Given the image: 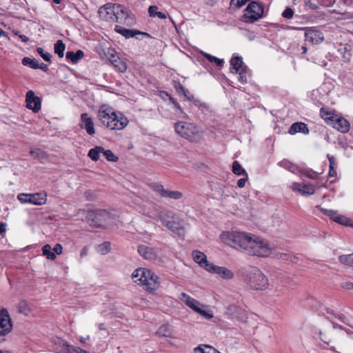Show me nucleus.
<instances>
[{
  "mask_svg": "<svg viewBox=\"0 0 353 353\" xmlns=\"http://www.w3.org/2000/svg\"><path fill=\"white\" fill-rule=\"evenodd\" d=\"M254 235L240 231H224L220 234L222 243L236 250L248 251Z\"/></svg>",
  "mask_w": 353,
  "mask_h": 353,
  "instance_id": "obj_1",
  "label": "nucleus"
},
{
  "mask_svg": "<svg viewBox=\"0 0 353 353\" xmlns=\"http://www.w3.org/2000/svg\"><path fill=\"white\" fill-rule=\"evenodd\" d=\"M98 118L104 126L112 130H121L129 123L128 119L121 112L110 109L101 108L98 112Z\"/></svg>",
  "mask_w": 353,
  "mask_h": 353,
  "instance_id": "obj_2",
  "label": "nucleus"
},
{
  "mask_svg": "<svg viewBox=\"0 0 353 353\" xmlns=\"http://www.w3.org/2000/svg\"><path fill=\"white\" fill-rule=\"evenodd\" d=\"M132 278L133 281L148 292H154L160 287V278L150 270L140 268L135 270Z\"/></svg>",
  "mask_w": 353,
  "mask_h": 353,
  "instance_id": "obj_3",
  "label": "nucleus"
},
{
  "mask_svg": "<svg viewBox=\"0 0 353 353\" xmlns=\"http://www.w3.org/2000/svg\"><path fill=\"white\" fill-rule=\"evenodd\" d=\"M243 279L247 286L254 290H263L269 285L268 278L256 267H252L245 271Z\"/></svg>",
  "mask_w": 353,
  "mask_h": 353,
  "instance_id": "obj_4",
  "label": "nucleus"
},
{
  "mask_svg": "<svg viewBox=\"0 0 353 353\" xmlns=\"http://www.w3.org/2000/svg\"><path fill=\"white\" fill-rule=\"evenodd\" d=\"M174 129L181 137L191 142H198L203 137V131L194 123L179 121L175 124Z\"/></svg>",
  "mask_w": 353,
  "mask_h": 353,
  "instance_id": "obj_5",
  "label": "nucleus"
},
{
  "mask_svg": "<svg viewBox=\"0 0 353 353\" xmlns=\"http://www.w3.org/2000/svg\"><path fill=\"white\" fill-rule=\"evenodd\" d=\"M87 221L97 228H106L112 223L110 214L105 210H94L88 212Z\"/></svg>",
  "mask_w": 353,
  "mask_h": 353,
  "instance_id": "obj_6",
  "label": "nucleus"
},
{
  "mask_svg": "<svg viewBox=\"0 0 353 353\" xmlns=\"http://www.w3.org/2000/svg\"><path fill=\"white\" fill-rule=\"evenodd\" d=\"M247 252L253 256L266 257L270 254L271 248L266 242L254 235Z\"/></svg>",
  "mask_w": 353,
  "mask_h": 353,
  "instance_id": "obj_7",
  "label": "nucleus"
},
{
  "mask_svg": "<svg viewBox=\"0 0 353 353\" xmlns=\"http://www.w3.org/2000/svg\"><path fill=\"white\" fill-rule=\"evenodd\" d=\"M263 15V6L256 1H251L245 10L243 20L246 23H254Z\"/></svg>",
  "mask_w": 353,
  "mask_h": 353,
  "instance_id": "obj_8",
  "label": "nucleus"
},
{
  "mask_svg": "<svg viewBox=\"0 0 353 353\" xmlns=\"http://www.w3.org/2000/svg\"><path fill=\"white\" fill-rule=\"evenodd\" d=\"M17 199L23 204L30 203L35 205H42L46 203L47 194L45 192L34 194L20 193L17 195Z\"/></svg>",
  "mask_w": 353,
  "mask_h": 353,
  "instance_id": "obj_9",
  "label": "nucleus"
},
{
  "mask_svg": "<svg viewBox=\"0 0 353 353\" xmlns=\"http://www.w3.org/2000/svg\"><path fill=\"white\" fill-rule=\"evenodd\" d=\"M13 323L6 308H0V337H3L12 330Z\"/></svg>",
  "mask_w": 353,
  "mask_h": 353,
  "instance_id": "obj_10",
  "label": "nucleus"
},
{
  "mask_svg": "<svg viewBox=\"0 0 353 353\" xmlns=\"http://www.w3.org/2000/svg\"><path fill=\"white\" fill-rule=\"evenodd\" d=\"M305 31V41L312 45H318L324 40V35L322 32L314 28H302Z\"/></svg>",
  "mask_w": 353,
  "mask_h": 353,
  "instance_id": "obj_11",
  "label": "nucleus"
},
{
  "mask_svg": "<svg viewBox=\"0 0 353 353\" xmlns=\"http://www.w3.org/2000/svg\"><path fill=\"white\" fill-rule=\"evenodd\" d=\"M119 8L120 4L107 3L99 8V16L105 21H112L115 14H118Z\"/></svg>",
  "mask_w": 353,
  "mask_h": 353,
  "instance_id": "obj_12",
  "label": "nucleus"
},
{
  "mask_svg": "<svg viewBox=\"0 0 353 353\" xmlns=\"http://www.w3.org/2000/svg\"><path fill=\"white\" fill-rule=\"evenodd\" d=\"M26 107L34 112H38L41 108V99L37 97L32 90L27 92L26 95Z\"/></svg>",
  "mask_w": 353,
  "mask_h": 353,
  "instance_id": "obj_13",
  "label": "nucleus"
},
{
  "mask_svg": "<svg viewBox=\"0 0 353 353\" xmlns=\"http://www.w3.org/2000/svg\"><path fill=\"white\" fill-rule=\"evenodd\" d=\"M138 252L145 260L150 261H156L158 259L159 254L157 248L149 247L145 245L139 246Z\"/></svg>",
  "mask_w": 353,
  "mask_h": 353,
  "instance_id": "obj_14",
  "label": "nucleus"
},
{
  "mask_svg": "<svg viewBox=\"0 0 353 353\" xmlns=\"http://www.w3.org/2000/svg\"><path fill=\"white\" fill-rule=\"evenodd\" d=\"M79 127L82 129H85L89 135L92 136L95 134L93 120L87 113H83L81 114V123H79Z\"/></svg>",
  "mask_w": 353,
  "mask_h": 353,
  "instance_id": "obj_15",
  "label": "nucleus"
},
{
  "mask_svg": "<svg viewBox=\"0 0 353 353\" xmlns=\"http://www.w3.org/2000/svg\"><path fill=\"white\" fill-rule=\"evenodd\" d=\"M193 260L195 263H198L199 266L208 272L210 269L209 267L212 265L213 263H210L207 259V256L199 250H194L192 253Z\"/></svg>",
  "mask_w": 353,
  "mask_h": 353,
  "instance_id": "obj_16",
  "label": "nucleus"
},
{
  "mask_svg": "<svg viewBox=\"0 0 353 353\" xmlns=\"http://www.w3.org/2000/svg\"><path fill=\"white\" fill-rule=\"evenodd\" d=\"M179 299L194 312L203 305L185 292L181 293L179 296Z\"/></svg>",
  "mask_w": 353,
  "mask_h": 353,
  "instance_id": "obj_17",
  "label": "nucleus"
},
{
  "mask_svg": "<svg viewBox=\"0 0 353 353\" xmlns=\"http://www.w3.org/2000/svg\"><path fill=\"white\" fill-rule=\"evenodd\" d=\"M179 299L194 312L203 305L185 292L181 293L179 296Z\"/></svg>",
  "mask_w": 353,
  "mask_h": 353,
  "instance_id": "obj_18",
  "label": "nucleus"
},
{
  "mask_svg": "<svg viewBox=\"0 0 353 353\" xmlns=\"http://www.w3.org/2000/svg\"><path fill=\"white\" fill-rule=\"evenodd\" d=\"M209 268H210L209 272L217 274L223 279H232L234 276L233 272L225 267L216 266L212 264Z\"/></svg>",
  "mask_w": 353,
  "mask_h": 353,
  "instance_id": "obj_19",
  "label": "nucleus"
},
{
  "mask_svg": "<svg viewBox=\"0 0 353 353\" xmlns=\"http://www.w3.org/2000/svg\"><path fill=\"white\" fill-rule=\"evenodd\" d=\"M291 188L301 193L302 195H312L314 193V186L303 183H293Z\"/></svg>",
  "mask_w": 353,
  "mask_h": 353,
  "instance_id": "obj_20",
  "label": "nucleus"
},
{
  "mask_svg": "<svg viewBox=\"0 0 353 353\" xmlns=\"http://www.w3.org/2000/svg\"><path fill=\"white\" fill-rule=\"evenodd\" d=\"M330 125L343 133H345L350 130L349 122L344 118L338 116L335 118V119H334V121L331 123Z\"/></svg>",
  "mask_w": 353,
  "mask_h": 353,
  "instance_id": "obj_21",
  "label": "nucleus"
},
{
  "mask_svg": "<svg viewBox=\"0 0 353 353\" xmlns=\"http://www.w3.org/2000/svg\"><path fill=\"white\" fill-rule=\"evenodd\" d=\"M115 15L114 18H113V22L128 23L130 21L129 10L122 5H120L118 14H116Z\"/></svg>",
  "mask_w": 353,
  "mask_h": 353,
  "instance_id": "obj_22",
  "label": "nucleus"
},
{
  "mask_svg": "<svg viewBox=\"0 0 353 353\" xmlns=\"http://www.w3.org/2000/svg\"><path fill=\"white\" fill-rule=\"evenodd\" d=\"M288 132L290 134H295L299 132L307 134L309 133V129L305 123L303 122H296L290 126Z\"/></svg>",
  "mask_w": 353,
  "mask_h": 353,
  "instance_id": "obj_23",
  "label": "nucleus"
},
{
  "mask_svg": "<svg viewBox=\"0 0 353 353\" xmlns=\"http://www.w3.org/2000/svg\"><path fill=\"white\" fill-rule=\"evenodd\" d=\"M325 315L327 319H329L331 323L333 324V327L334 328H336V325H335V321L336 319L340 320L343 323H345V316L343 314H337L332 309H326Z\"/></svg>",
  "mask_w": 353,
  "mask_h": 353,
  "instance_id": "obj_24",
  "label": "nucleus"
},
{
  "mask_svg": "<svg viewBox=\"0 0 353 353\" xmlns=\"http://www.w3.org/2000/svg\"><path fill=\"white\" fill-rule=\"evenodd\" d=\"M230 65L232 67V72L237 74L238 72L243 70L244 67H247L243 61L241 56L233 57L230 60Z\"/></svg>",
  "mask_w": 353,
  "mask_h": 353,
  "instance_id": "obj_25",
  "label": "nucleus"
},
{
  "mask_svg": "<svg viewBox=\"0 0 353 353\" xmlns=\"http://www.w3.org/2000/svg\"><path fill=\"white\" fill-rule=\"evenodd\" d=\"M165 227L179 236L184 235L183 227L179 221L173 219L171 222H166Z\"/></svg>",
  "mask_w": 353,
  "mask_h": 353,
  "instance_id": "obj_26",
  "label": "nucleus"
},
{
  "mask_svg": "<svg viewBox=\"0 0 353 353\" xmlns=\"http://www.w3.org/2000/svg\"><path fill=\"white\" fill-rule=\"evenodd\" d=\"M114 30L125 37L126 39L132 38L136 37L137 34H143V32H141L138 30L126 29L120 26H116L114 28Z\"/></svg>",
  "mask_w": 353,
  "mask_h": 353,
  "instance_id": "obj_27",
  "label": "nucleus"
},
{
  "mask_svg": "<svg viewBox=\"0 0 353 353\" xmlns=\"http://www.w3.org/2000/svg\"><path fill=\"white\" fill-rule=\"evenodd\" d=\"M195 313L206 320H210L214 317V312L208 305H202V307H199Z\"/></svg>",
  "mask_w": 353,
  "mask_h": 353,
  "instance_id": "obj_28",
  "label": "nucleus"
},
{
  "mask_svg": "<svg viewBox=\"0 0 353 353\" xmlns=\"http://www.w3.org/2000/svg\"><path fill=\"white\" fill-rule=\"evenodd\" d=\"M59 345L62 347L61 353H88L80 348L68 345V343L64 341H61Z\"/></svg>",
  "mask_w": 353,
  "mask_h": 353,
  "instance_id": "obj_29",
  "label": "nucleus"
},
{
  "mask_svg": "<svg viewBox=\"0 0 353 353\" xmlns=\"http://www.w3.org/2000/svg\"><path fill=\"white\" fill-rule=\"evenodd\" d=\"M320 115L328 125H331V123H332L334 119L337 117V115H335L334 112L328 111L325 108H321L320 109Z\"/></svg>",
  "mask_w": 353,
  "mask_h": 353,
  "instance_id": "obj_30",
  "label": "nucleus"
},
{
  "mask_svg": "<svg viewBox=\"0 0 353 353\" xmlns=\"http://www.w3.org/2000/svg\"><path fill=\"white\" fill-rule=\"evenodd\" d=\"M83 52L78 50L76 52L69 51L66 53V59L70 60L72 63H77L79 60L83 57Z\"/></svg>",
  "mask_w": 353,
  "mask_h": 353,
  "instance_id": "obj_31",
  "label": "nucleus"
},
{
  "mask_svg": "<svg viewBox=\"0 0 353 353\" xmlns=\"http://www.w3.org/2000/svg\"><path fill=\"white\" fill-rule=\"evenodd\" d=\"M157 334L160 337H172V330L169 324L161 325L157 331Z\"/></svg>",
  "mask_w": 353,
  "mask_h": 353,
  "instance_id": "obj_32",
  "label": "nucleus"
},
{
  "mask_svg": "<svg viewBox=\"0 0 353 353\" xmlns=\"http://www.w3.org/2000/svg\"><path fill=\"white\" fill-rule=\"evenodd\" d=\"M194 353H221L212 346L203 345L194 348Z\"/></svg>",
  "mask_w": 353,
  "mask_h": 353,
  "instance_id": "obj_33",
  "label": "nucleus"
},
{
  "mask_svg": "<svg viewBox=\"0 0 353 353\" xmlns=\"http://www.w3.org/2000/svg\"><path fill=\"white\" fill-rule=\"evenodd\" d=\"M102 151H104V149L102 147L97 146L94 148H92L88 152V157L93 161H97L99 160L100 157V153H102Z\"/></svg>",
  "mask_w": 353,
  "mask_h": 353,
  "instance_id": "obj_34",
  "label": "nucleus"
},
{
  "mask_svg": "<svg viewBox=\"0 0 353 353\" xmlns=\"http://www.w3.org/2000/svg\"><path fill=\"white\" fill-rule=\"evenodd\" d=\"M54 53H56L60 58L64 56V51L65 49V45L62 40H58L54 46Z\"/></svg>",
  "mask_w": 353,
  "mask_h": 353,
  "instance_id": "obj_35",
  "label": "nucleus"
},
{
  "mask_svg": "<svg viewBox=\"0 0 353 353\" xmlns=\"http://www.w3.org/2000/svg\"><path fill=\"white\" fill-rule=\"evenodd\" d=\"M239 74L238 81L242 83L245 84L248 82V77L250 75V70L248 67H244L243 70L237 73Z\"/></svg>",
  "mask_w": 353,
  "mask_h": 353,
  "instance_id": "obj_36",
  "label": "nucleus"
},
{
  "mask_svg": "<svg viewBox=\"0 0 353 353\" xmlns=\"http://www.w3.org/2000/svg\"><path fill=\"white\" fill-rule=\"evenodd\" d=\"M150 187L157 195L165 197L167 189H165L161 184L154 183L150 184Z\"/></svg>",
  "mask_w": 353,
  "mask_h": 353,
  "instance_id": "obj_37",
  "label": "nucleus"
},
{
  "mask_svg": "<svg viewBox=\"0 0 353 353\" xmlns=\"http://www.w3.org/2000/svg\"><path fill=\"white\" fill-rule=\"evenodd\" d=\"M327 159L329 160L330 166H329V173L328 176L330 177H334L336 176V164L334 157L331 154H327Z\"/></svg>",
  "mask_w": 353,
  "mask_h": 353,
  "instance_id": "obj_38",
  "label": "nucleus"
},
{
  "mask_svg": "<svg viewBox=\"0 0 353 353\" xmlns=\"http://www.w3.org/2000/svg\"><path fill=\"white\" fill-rule=\"evenodd\" d=\"M339 261L343 265L353 267V253L339 256Z\"/></svg>",
  "mask_w": 353,
  "mask_h": 353,
  "instance_id": "obj_39",
  "label": "nucleus"
},
{
  "mask_svg": "<svg viewBox=\"0 0 353 353\" xmlns=\"http://www.w3.org/2000/svg\"><path fill=\"white\" fill-rule=\"evenodd\" d=\"M112 65L116 70L120 72H124L127 70V65L125 62L122 61L120 58L117 60H113V63Z\"/></svg>",
  "mask_w": 353,
  "mask_h": 353,
  "instance_id": "obj_40",
  "label": "nucleus"
},
{
  "mask_svg": "<svg viewBox=\"0 0 353 353\" xmlns=\"http://www.w3.org/2000/svg\"><path fill=\"white\" fill-rule=\"evenodd\" d=\"M159 218L165 226L166 222H171L173 220L172 214L167 210L161 212L159 214Z\"/></svg>",
  "mask_w": 353,
  "mask_h": 353,
  "instance_id": "obj_41",
  "label": "nucleus"
},
{
  "mask_svg": "<svg viewBox=\"0 0 353 353\" xmlns=\"http://www.w3.org/2000/svg\"><path fill=\"white\" fill-rule=\"evenodd\" d=\"M52 248L49 244H46L42 248L43 254L47 257L48 259L54 260L57 258L56 254L51 251Z\"/></svg>",
  "mask_w": 353,
  "mask_h": 353,
  "instance_id": "obj_42",
  "label": "nucleus"
},
{
  "mask_svg": "<svg viewBox=\"0 0 353 353\" xmlns=\"http://www.w3.org/2000/svg\"><path fill=\"white\" fill-rule=\"evenodd\" d=\"M111 249V245L109 242H104L101 245H97L96 250L97 252L102 255L108 254Z\"/></svg>",
  "mask_w": 353,
  "mask_h": 353,
  "instance_id": "obj_43",
  "label": "nucleus"
},
{
  "mask_svg": "<svg viewBox=\"0 0 353 353\" xmlns=\"http://www.w3.org/2000/svg\"><path fill=\"white\" fill-rule=\"evenodd\" d=\"M22 64L33 69H37L38 67V61L34 59H32L29 57L23 58Z\"/></svg>",
  "mask_w": 353,
  "mask_h": 353,
  "instance_id": "obj_44",
  "label": "nucleus"
},
{
  "mask_svg": "<svg viewBox=\"0 0 353 353\" xmlns=\"http://www.w3.org/2000/svg\"><path fill=\"white\" fill-rule=\"evenodd\" d=\"M321 211L327 216H329L331 219L336 222L338 221V218L340 214L334 210H327L324 208H320Z\"/></svg>",
  "mask_w": 353,
  "mask_h": 353,
  "instance_id": "obj_45",
  "label": "nucleus"
},
{
  "mask_svg": "<svg viewBox=\"0 0 353 353\" xmlns=\"http://www.w3.org/2000/svg\"><path fill=\"white\" fill-rule=\"evenodd\" d=\"M183 196V194L179 191H172L168 189L166 190V193L165 195V197H168L172 199L178 200L181 199Z\"/></svg>",
  "mask_w": 353,
  "mask_h": 353,
  "instance_id": "obj_46",
  "label": "nucleus"
},
{
  "mask_svg": "<svg viewBox=\"0 0 353 353\" xmlns=\"http://www.w3.org/2000/svg\"><path fill=\"white\" fill-rule=\"evenodd\" d=\"M232 172L236 175L246 174L245 170L238 161H234L232 164Z\"/></svg>",
  "mask_w": 353,
  "mask_h": 353,
  "instance_id": "obj_47",
  "label": "nucleus"
},
{
  "mask_svg": "<svg viewBox=\"0 0 353 353\" xmlns=\"http://www.w3.org/2000/svg\"><path fill=\"white\" fill-rule=\"evenodd\" d=\"M203 56L211 63H214L217 66H221L223 63V59H219L216 57H214L210 54H208L206 52L203 53Z\"/></svg>",
  "mask_w": 353,
  "mask_h": 353,
  "instance_id": "obj_48",
  "label": "nucleus"
},
{
  "mask_svg": "<svg viewBox=\"0 0 353 353\" xmlns=\"http://www.w3.org/2000/svg\"><path fill=\"white\" fill-rule=\"evenodd\" d=\"M279 165H280V166L283 167V168H285L292 172L294 173L296 171V168L294 167V165L288 160L281 161L279 163Z\"/></svg>",
  "mask_w": 353,
  "mask_h": 353,
  "instance_id": "obj_49",
  "label": "nucleus"
},
{
  "mask_svg": "<svg viewBox=\"0 0 353 353\" xmlns=\"http://www.w3.org/2000/svg\"><path fill=\"white\" fill-rule=\"evenodd\" d=\"M102 153H103V156L105 157V158L109 161L116 162L118 160V157H117L113 154V152L110 150H104V151H102Z\"/></svg>",
  "mask_w": 353,
  "mask_h": 353,
  "instance_id": "obj_50",
  "label": "nucleus"
},
{
  "mask_svg": "<svg viewBox=\"0 0 353 353\" xmlns=\"http://www.w3.org/2000/svg\"><path fill=\"white\" fill-rule=\"evenodd\" d=\"M30 154L34 159H41L45 157L44 152L39 149L30 150Z\"/></svg>",
  "mask_w": 353,
  "mask_h": 353,
  "instance_id": "obj_51",
  "label": "nucleus"
},
{
  "mask_svg": "<svg viewBox=\"0 0 353 353\" xmlns=\"http://www.w3.org/2000/svg\"><path fill=\"white\" fill-rule=\"evenodd\" d=\"M37 52L46 62H51V55L50 53L45 52L42 48H37Z\"/></svg>",
  "mask_w": 353,
  "mask_h": 353,
  "instance_id": "obj_52",
  "label": "nucleus"
},
{
  "mask_svg": "<svg viewBox=\"0 0 353 353\" xmlns=\"http://www.w3.org/2000/svg\"><path fill=\"white\" fill-rule=\"evenodd\" d=\"M336 223H340L343 225H346V226H348V225L352 226L353 225V223L351 219H350L347 218L346 216H343L341 214H340V216H339L338 221H336Z\"/></svg>",
  "mask_w": 353,
  "mask_h": 353,
  "instance_id": "obj_53",
  "label": "nucleus"
},
{
  "mask_svg": "<svg viewBox=\"0 0 353 353\" xmlns=\"http://www.w3.org/2000/svg\"><path fill=\"white\" fill-rule=\"evenodd\" d=\"M249 0H231L230 8H240L243 6Z\"/></svg>",
  "mask_w": 353,
  "mask_h": 353,
  "instance_id": "obj_54",
  "label": "nucleus"
},
{
  "mask_svg": "<svg viewBox=\"0 0 353 353\" xmlns=\"http://www.w3.org/2000/svg\"><path fill=\"white\" fill-rule=\"evenodd\" d=\"M294 16V10L291 8H286L282 13V17L287 19H292Z\"/></svg>",
  "mask_w": 353,
  "mask_h": 353,
  "instance_id": "obj_55",
  "label": "nucleus"
},
{
  "mask_svg": "<svg viewBox=\"0 0 353 353\" xmlns=\"http://www.w3.org/2000/svg\"><path fill=\"white\" fill-rule=\"evenodd\" d=\"M303 174L311 179H316L319 173H317L316 172H314L312 170H306L303 172Z\"/></svg>",
  "mask_w": 353,
  "mask_h": 353,
  "instance_id": "obj_56",
  "label": "nucleus"
},
{
  "mask_svg": "<svg viewBox=\"0 0 353 353\" xmlns=\"http://www.w3.org/2000/svg\"><path fill=\"white\" fill-rule=\"evenodd\" d=\"M174 87L176 92L179 94L185 93V89L184 87L181 85V83L179 81H174Z\"/></svg>",
  "mask_w": 353,
  "mask_h": 353,
  "instance_id": "obj_57",
  "label": "nucleus"
},
{
  "mask_svg": "<svg viewBox=\"0 0 353 353\" xmlns=\"http://www.w3.org/2000/svg\"><path fill=\"white\" fill-rule=\"evenodd\" d=\"M237 310V307L235 305H231L228 308V314L234 318H239V314H236V311Z\"/></svg>",
  "mask_w": 353,
  "mask_h": 353,
  "instance_id": "obj_58",
  "label": "nucleus"
},
{
  "mask_svg": "<svg viewBox=\"0 0 353 353\" xmlns=\"http://www.w3.org/2000/svg\"><path fill=\"white\" fill-rule=\"evenodd\" d=\"M281 258L283 259V260H285V261H289L292 263H296V256H292L288 254H282L281 255Z\"/></svg>",
  "mask_w": 353,
  "mask_h": 353,
  "instance_id": "obj_59",
  "label": "nucleus"
},
{
  "mask_svg": "<svg viewBox=\"0 0 353 353\" xmlns=\"http://www.w3.org/2000/svg\"><path fill=\"white\" fill-rule=\"evenodd\" d=\"M53 252H54L57 254L58 255H60L62 254L63 252V247L61 244L59 243H57L54 245V248H53Z\"/></svg>",
  "mask_w": 353,
  "mask_h": 353,
  "instance_id": "obj_60",
  "label": "nucleus"
},
{
  "mask_svg": "<svg viewBox=\"0 0 353 353\" xmlns=\"http://www.w3.org/2000/svg\"><path fill=\"white\" fill-rule=\"evenodd\" d=\"M158 8L155 6H150L148 8V12L150 17H156L155 12H157Z\"/></svg>",
  "mask_w": 353,
  "mask_h": 353,
  "instance_id": "obj_61",
  "label": "nucleus"
},
{
  "mask_svg": "<svg viewBox=\"0 0 353 353\" xmlns=\"http://www.w3.org/2000/svg\"><path fill=\"white\" fill-rule=\"evenodd\" d=\"M119 58L118 55L114 52H108V59L112 64L113 63V60H117Z\"/></svg>",
  "mask_w": 353,
  "mask_h": 353,
  "instance_id": "obj_62",
  "label": "nucleus"
},
{
  "mask_svg": "<svg viewBox=\"0 0 353 353\" xmlns=\"http://www.w3.org/2000/svg\"><path fill=\"white\" fill-rule=\"evenodd\" d=\"M89 248L88 246H85L82 248L80 252L81 258H84L88 254Z\"/></svg>",
  "mask_w": 353,
  "mask_h": 353,
  "instance_id": "obj_63",
  "label": "nucleus"
},
{
  "mask_svg": "<svg viewBox=\"0 0 353 353\" xmlns=\"http://www.w3.org/2000/svg\"><path fill=\"white\" fill-rule=\"evenodd\" d=\"M194 104L197 106V107H199V108H205L206 107V105L201 102L200 100H198V99H195L194 98V99L192 100Z\"/></svg>",
  "mask_w": 353,
  "mask_h": 353,
  "instance_id": "obj_64",
  "label": "nucleus"
}]
</instances>
